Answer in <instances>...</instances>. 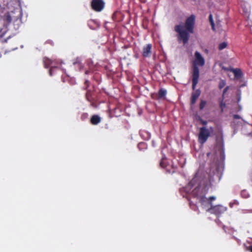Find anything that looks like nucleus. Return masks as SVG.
I'll return each mask as SVG.
<instances>
[{
  "mask_svg": "<svg viewBox=\"0 0 252 252\" xmlns=\"http://www.w3.org/2000/svg\"><path fill=\"white\" fill-rule=\"evenodd\" d=\"M250 250L251 252H252V246L250 247Z\"/></svg>",
  "mask_w": 252,
  "mask_h": 252,
  "instance_id": "obj_24",
  "label": "nucleus"
},
{
  "mask_svg": "<svg viewBox=\"0 0 252 252\" xmlns=\"http://www.w3.org/2000/svg\"><path fill=\"white\" fill-rule=\"evenodd\" d=\"M200 94V92L199 90H196V91L193 93L191 100V102L192 104H193L195 103L197 99L198 98Z\"/></svg>",
  "mask_w": 252,
  "mask_h": 252,
  "instance_id": "obj_8",
  "label": "nucleus"
},
{
  "mask_svg": "<svg viewBox=\"0 0 252 252\" xmlns=\"http://www.w3.org/2000/svg\"><path fill=\"white\" fill-rule=\"evenodd\" d=\"M227 44V43L225 42H223L222 43H221L219 45V50H222L226 47Z\"/></svg>",
  "mask_w": 252,
  "mask_h": 252,
  "instance_id": "obj_12",
  "label": "nucleus"
},
{
  "mask_svg": "<svg viewBox=\"0 0 252 252\" xmlns=\"http://www.w3.org/2000/svg\"><path fill=\"white\" fill-rule=\"evenodd\" d=\"M52 68H51L50 71H49V74L50 75H52Z\"/></svg>",
  "mask_w": 252,
  "mask_h": 252,
  "instance_id": "obj_23",
  "label": "nucleus"
},
{
  "mask_svg": "<svg viewBox=\"0 0 252 252\" xmlns=\"http://www.w3.org/2000/svg\"><path fill=\"white\" fill-rule=\"evenodd\" d=\"M214 129L212 127L207 128L206 127L200 128L198 135V141L201 144L204 143L210 136L211 133L213 132Z\"/></svg>",
  "mask_w": 252,
  "mask_h": 252,
  "instance_id": "obj_3",
  "label": "nucleus"
},
{
  "mask_svg": "<svg viewBox=\"0 0 252 252\" xmlns=\"http://www.w3.org/2000/svg\"><path fill=\"white\" fill-rule=\"evenodd\" d=\"M195 17L193 15L189 16L183 24H180L175 27V30L178 33V39L186 44L189 37V34L193 32Z\"/></svg>",
  "mask_w": 252,
  "mask_h": 252,
  "instance_id": "obj_2",
  "label": "nucleus"
},
{
  "mask_svg": "<svg viewBox=\"0 0 252 252\" xmlns=\"http://www.w3.org/2000/svg\"><path fill=\"white\" fill-rule=\"evenodd\" d=\"M227 90H228V87H226V88H225V89L223 91V94H224L227 91Z\"/></svg>",
  "mask_w": 252,
  "mask_h": 252,
  "instance_id": "obj_21",
  "label": "nucleus"
},
{
  "mask_svg": "<svg viewBox=\"0 0 252 252\" xmlns=\"http://www.w3.org/2000/svg\"><path fill=\"white\" fill-rule=\"evenodd\" d=\"M166 94V91L163 89H161L158 92V97L159 98H164Z\"/></svg>",
  "mask_w": 252,
  "mask_h": 252,
  "instance_id": "obj_11",
  "label": "nucleus"
},
{
  "mask_svg": "<svg viewBox=\"0 0 252 252\" xmlns=\"http://www.w3.org/2000/svg\"><path fill=\"white\" fill-rule=\"evenodd\" d=\"M144 145V143H140V144H139V146H142V145Z\"/></svg>",
  "mask_w": 252,
  "mask_h": 252,
  "instance_id": "obj_25",
  "label": "nucleus"
},
{
  "mask_svg": "<svg viewBox=\"0 0 252 252\" xmlns=\"http://www.w3.org/2000/svg\"><path fill=\"white\" fill-rule=\"evenodd\" d=\"M160 165H161V166L163 167L164 165H163L162 162H160Z\"/></svg>",
  "mask_w": 252,
  "mask_h": 252,
  "instance_id": "obj_26",
  "label": "nucleus"
},
{
  "mask_svg": "<svg viewBox=\"0 0 252 252\" xmlns=\"http://www.w3.org/2000/svg\"><path fill=\"white\" fill-rule=\"evenodd\" d=\"M225 85V82L223 80H221L219 84V88L220 89L222 88Z\"/></svg>",
  "mask_w": 252,
  "mask_h": 252,
  "instance_id": "obj_14",
  "label": "nucleus"
},
{
  "mask_svg": "<svg viewBox=\"0 0 252 252\" xmlns=\"http://www.w3.org/2000/svg\"><path fill=\"white\" fill-rule=\"evenodd\" d=\"M246 192L245 191H244L242 192V195L245 197H247V195H246Z\"/></svg>",
  "mask_w": 252,
  "mask_h": 252,
  "instance_id": "obj_19",
  "label": "nucleus"
},
{
  "mask_svg": "<svg viewBox=\"0 0 252 252\" xmlns=\"http://www.w3.org/2000/svg\"><path fill=\"white\" fill-rule=\"evenodd\" d=\"M100 121V118L97 116L94 115L91 118V123L94 125H96Z\"/></svg>",
  "mask_w": 252,
  "mask_h": 252,
  "instance_id": "obj_10",
  "label": "nucleus"
},
{
  "mask_svg": "<svg viewBox=\"0 0 252 252\" xmlns=\"http://www.w3.org/2000/svg\"><path fill=\"white\" fill-rule=\"evenodd\" d=\"M196 181V179H193L189 184L188 187H192L193 186L194 183Z\"/></svg>",
  "mask_w": 252,
  "mask_h": 252,
  "instance_id": "obj_17",
  "label": "nucleus"
},
{
  "mask_svg": "<svg viewBox=\"0 0 252 252\" xmlns=\"http://www.w3.org/2000/svg\"><path fill=\"white\" fill-rule=\"evenodd\" d=\"M234 118H236V119H238L239 118V117L238 115H234Z\"/></svg>",
  "mask_w": 252,
  "mask_h": 252,
  "instance_id": "obj_22",
  "label": "nucleus"
},
{
  "mask_svg": "<svg viewBox=\"0 0 252 252\" xmlns=\"http://www.w3.org/2000/svg\"><path fill=\"white\" fill-rule=\"evenodd\" d=\"M152 45L147 44L143 47L142 54L145 57H149L151 52Z\"/></svg>",
  "mask_w": 252,
  "mask_h": 252,
  "instance_id": "obj_7",
  "label": "nucleus"
},
{
  "mask_svg": "<svg viewBox=\"0 0 252 252\" xmlns=\"http://www.w3.org/2000/svg\"><path fill=\"white\" fill-rule=\"evenodd\" d=\"M199 75V70L197 66H193L192 74V89L194 90L198 83V79Z\"/></svg>",
  "mask_w": 252,
  "mask_h": 252,
  "instance_id": "obj_6",
  "label": "nucleus"
},
{
  "mask_svg": "<svg viewBox=\"0 0 252 252\" xmlns=\"http://www.w3.org/2000/svg\"><path fill=\"white\" fill-rule=\"evenodd\" d=\"M205 61L203 57L199 52L196 51L192 61L193 66H203L205 64Z\"/></svg>",
  "mask_w": 252,
  "mask_h": 252,
  "instance_id": "obj_4",
  "label": "nucleus"
},
{
  "mask_svg": "<svg viewBox=\"0 0 252 252\" xmlns=\"http://www.w3.org/2000/svg\"><path fill=\"white\" fill-rule=\"evenodd\" d=\"M44 63L45 66H47L48 65H49L51 63V61L49 59H45L44 60Z\"/></svg>",
  "mask_w": 252,
  "mask_h": 252,
  "instance_id": "obj_13",
  "label": "nucleus"
},
{
  "mask_svg": "<svg viewBox=\"0 0 252 252\" xmlns=\"http://www.w3.org/2000/svg\"><path fill=\"white\" fill-rule=\"evenodd\" d=\"M220 107L222 109V111H223V106H224V105L221 102L220 104Z\"/></svg>",
  "mask_w": 252,
  "mask_h": 252,
  "instance_id": "obj_20",
  "label": "nucleus"
},
{
  "mask_svg": "<svg viewBox=\"0 0 252 252\" xmlns=\"http://www.w3.org/2000/svg\"><path fill=\"white\" fill-rule=\"evenodd\" d=\"M206 103V101L202 100L200 104V109H202L205 107Z\"/></svg>",
  "mask_w": 252,
  "mask_h": 252,
  "instance_id": "obj_16",
  "label": "nucleus"
},
{
  "mask_svg": "<svg viewBox=\"0 0 252 252\" xmlns=\"http://www.w3.org/2000/svg\"><path fill=\"white\" fill-rule=\"evenodd\" d=\"M209 19H210V21L211 22L212 28H213V29H214L215 25H214V22L213 20L212 15L211 14L210 15V16H209Z\"/></svg>",
  "mask_w": 252,
  "mask_h": 252,
  "instance_id": "obj_15",
  "label": "nucleus"
},
{
  "mask_svg": "<svg viewBox=\"0 0 252 252\" xmlns=\"http://www.w3.org/2000/svg\"><path fill=\"white\" fill-rule=\"evenodd\" d=\"M200 123L203 125H206L207 123V122L205 121H204V120H202L201 119L200 120Z\"/></svg>",
  "mask_w": 252,
  "mask_h": 252,
  "instance_id": "obj_18",
  "label": "nucleus"
},
{
  "mask_svg": "<svg viewBox=\"0 0 252 252\" xmlns=\"http://www.w3.org/2000/svg\"><path fill=\"white\" fill-rule=\"evenodd\" d=\"M228 70L233 73L236 78H239L241 76V72L239 69L231 68Z\"/></svg>",
  "mask_w": 252,
  "mask_h": 252,
  "instance_id": "obj_9",
  "label": "nucleus"
},
{
  "mask_svg": "<svg viewBox=\"0 0 252 252\" xmlns=\"http://www.w3.org/2000/svg\"><path fill=\"white\" fill-rule=\"evenodd\" d=\"M208 190V187L200 185L193 189L192 192L193 195L198 197L201 205L206 211L216 215H219L226 211V208L224 206L218 205L213 207L211 201L215 200L216 197L212 196L207 198L204 196Z\"/></svg>",
  "mask_w": 252,
  "mask_h": 252,
  "instance_id": "obj_1",
  "label": "nucleus"
},
{
  "mask_svg": "<svg viewBox=\"0 0 252 252\" xmlns=\"http://www.w3.org/2000/svg\"><path fill=\"white\" fill-rule=\"evenodd\" d=\"M93 8L96 11H101L104 6V2L102 0H93L92 2Z\"/></svg>",
  "mask_w": 252,
  "mask_h": 252,
  "instance_id": "obj_5",
  "label": "nucleus"
}]
</instances>
